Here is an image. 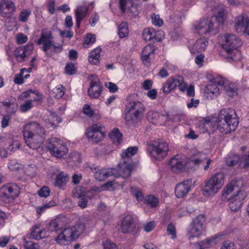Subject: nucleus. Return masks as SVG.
I'll use <instances>...</instances> for the list:
<instances>
[{"mask_svg":"<svg viewBox=\"0 0 249 249\" xmlns=\"http://www.w3.org/2000/svg\"><path fill=\"white\" fill-rule=\"evenodd\" d=\"M226 19L223 11L211 18H203L194 24V32L199 35H214L219 32V29Z\"/></svg>","mask_w":249,"mask_h":249,"instance_id":"f257e3e1","label":"nucleus"},{"mask_svg":"<svg viewBox=\"0 0 249 249\" xmlns=\"http://www.w3.org/2000/svg\"><path fill=\"white\" fill-rule=\"evenodd\" d=\"M244 182L242 179H236L228 183L224 189V193L233 195L229 199V206L232 211L237 212L241 207L247 194L243 189Z\"/></svg>","mask_w":249,"mask_h":249,"instance_id":"f03ea898","label":"nucleus"},{"mask_svg":"<svg viewBox=\"0 0 249 249\" xmlns=\"http://www.w3.org/2000/svg\"><path fill=\"white\" fill-rule=\"evenodd\" d=\"M23 134L27 145L35 150L39 148L44 142L45 131L38 124L33 122L24 126Z\"/></svg>","mask_w":249,"mask_h":249,"instance_id":"7ed1b4c3","label":"nucleus"},{"mask_svg":"<svg viewBox=\"0 0 249 249\" xmlns=\"http://www.w3.org/2000/svg\"><path fill=\"white\" fill-rule=\"evenodd\" d=\"M216 123L217 129L221 133L226 134L235 130L239 121L233 109L225 108L220 110Z\"/></svg>","mask_w":249,"mask_h":249,"instance_id":"20e7f679","label":"nucleus"},{"mask_svg":"<svg viewBox=\"0 0 249 249\" xmlns=\"http://www.w3.org/2000/svg\"><path fill=\"white\" fill-rule=\"evenodd\" d=\"M224 36L225 42L223 44V48L226 53V58L230 62L240 60L241 54L238 48L242 44L241 40L233 34H226Z\"/></svg>","mask_w":249,"mask_h":249,"instance_id":"39448f33","label":"nucleus"},{"mask_svg":"<svg viewBox=\"0 0 249 249\" xmlns=\"http://www.w3.org/2000/svg\"><path fill=\"white\" fill-rule=\"evenodd\" d=\"M84 230L85 226L82 224L67 228L59 233L54 240L60 245H67L71 241L77 239Z\"/></svg>","mask_w":249,"mask_h":249,"instance_id":"423d86ee","label":"nucleus"},{"mask_svg":"<svg viewBox=\"0 0 249 249\" xmlns=\"http://www.w3.org/2000/svg\"><path fill=\"white\" fill-rule=\"evenodd\" d=\"M144 106L140 102H130L126 106L125 119L129 124L139 122L144 112Z\"/></svg>","mask_w":249,"mask_h":249,"instance_id":"0eeeda50","label":"nucleus"},{"mask_svg":"<svg viewBox=\"0 0 249 249\" xmlns=\"http://www.w3.org/2000/svg\"><path fill=\"white\" fill-rule=\"evenodd\" d=\"M224 175L222 173H217L212 176L205 182L203 191L205 196H213L218 192L224 184Z\"/></svg>","mask_w":249,"mask_h":249,"instance_id":"6e6552de","label":"nucleus"},{"mask_svg":"<svg viewBox=\"0 0 249 249\" xmlns=\"http://www.w3.org/2000/svg\"><path fill=\"white\" fill-rule=\"evenodd\" d=\"M47 146L52 155L57 158H62L68 152L66 144L55 137L49 139Z\"/></svg>","mask_w":249,"mask_h":249,"instance_id":"1a4fd4ad","label":"nucleus"},{"mask_svg":"<svg viewBox=\"0 0 249 249\" xmlns=\"http://www.w3.org/2000/svg\"><path fill=\"white\" fill-rule=\"evenodd\" d=\"M53 39L51 32L44 29L42 31L40 36L36 42L37 45H42L41 49L46 54H48V51L51 47H53L54 53H59L62 50V45L56 46L53 44Z\"/></svg>","mask_w":249,"mask_h":249,"instance_id":"9d476101","label":"nucleus"},{"mask_svg":"<svg viewBox=\"0 0 249 249\" xmlns=\"http://www.w3.org/2000/svg\"><path fill=\"white\" fill-rule=\"evenodd\" d=\"M20 193L19 186L16 183H7L0 188V198L6 203L11 202L18 197Z\"/></svg>","mask_w":249,"mask_h":249,"instance_id":"9b49d317","label":"nucleus"},{"mask_svg":"<svg viewBox=\"0 0 249 249\" xmlns=\"http://www.w3.org/2000/svg\"><path fill=\"white\" fill-rule=\"evenodd\" d=\"M85 134L89 141L97 143L105 137L104 127L100 124H94L88 128Z\"/></svg>","mask_w":249,"mask_h":249,"instance_id":"f8f14e48","label":"nucleus"},{"mask_svg":"<svg viewBox=\"0 0 249 249\" xmlns=\"http://www.w3.org/2000/svg\"><path fill=\"white\" fill-rule=\"evenodd\" d=\"M152 150L150 152L152 156L157 160H160L164 158L169 150L168 145L167 142L163 141L155 142L152 145Z\"/></svg>","mask_w":249,"mask_h":249,"instance_id":"ddd939ff","label":"nucleus"},{"mask_svg":"<svg viewBox=\"0 0 249 249\" xmlns=\"http://www.w3.org/2000/svg\"><path fill=\"white\" fill-rule=\"evenodd\" d=\"M205 221L206 218L204 214H199L193 219L189 231V233L191 234L190 238L201 234L203 230V224Z\"/></svg>","mask_w":249,"mask_h":249,"instance_id":"4468645a","label":"nucleus"},{"mask_svg":"<svg viewBox=\"0 0 249 249\" xmlns=\"http://www.w3.org/2000/svg\"><path fill=\"white\" fill-rule=\"evenodd\" d=\"M119 230L123 233H131L134 234L136 232V225L132 215L126 214L123 218Z\"/></svg>","mask_w":249,"mask_h":249,"instance_id":"2eb2a0df","label":"nucleus"},{"mask_svg":"<svg viewBox=\"0 0 249 249\" xmlns=\"http://www.w3.org/2000/svg\"><path fill=\"white\" fill-rule=\"evenodd\" d=\"M120 8L123 13L128 7L127 14L131 18H136L139 13V6L134 4L131 0H120Z\"/></svg>","mask_w":249,"mask_h":249,"instance_id":"dca6fc26","label":"nucleus"},{"mask_svg":"<svg viewBox=\"0 0 249 249\" xmlns=\"http://www.w3.org/2000/svg\"><path fill=\"white\" fill-rule=\"evenodd\" d=\"M186 157L184 155H177L170 161L171 170L176 173L183 170L187 163Z\"/></svg>","mask_w":249,"mask_h":249,"instance_id":"f3484780","label":"nucleus"},{"mask_svg":"<svg viewBox=\"0 0 249 249\" xmlns=\"http://www.w3.org/2000/svg\"><path fill=\"white\" fill-rule=\"evenodd\" d=\"M90 87L88 89V95L92 98H98L102 91L101 84L99 82L98 78L92 75L89 77Z\"/></svg>","mask_w":249,"mask_h":249,"instance_id":"a211bd4d","label":"nucleus"},{"mask_svg":"<svg viewBox=\"0 0 249 249\" xmlns=\"http://www.w3.org/2000/svg\"><path fill=\"white\" fill-rule=\"evenodd\" d=\"M18 108V104L15 99L0 102V113L1 114L10 116L17 111Z\"/></svg>","mask_w":249,"mask_h":249,"instance_id":"6ab92c4d","label":"nucleus"},{"mask_svg":"<svg viewBox=\"0 0 249 249\" xmlns=\"http://www.w3.org/2000/svg\"><path fill=\"white\" fill-rule=\"evenodd\" d=\"M192 185V180H184L177 185L175 188V194L178 198L184 197L190 191Z\"/></svg>","mask_w":249,"mask_h":249,"instance_id":"aec40b11","label":"nucleus"},{"mask_svg":"<svg viewBox=\"0 0 249 249\" xmlns=\"http://www.w3.org/2000/svg\"><path fill=\"white\" fill-rule=\"evenodd\" d=\"M120 177L123 178H126L130 177L133 164L131 161L123 160L119 164Z\"/></svg>","mask_w":249,"mask_h":249,"instance_id":"412c9836","label":"nucleus"},{"mask_svg":"<svg viewBox=\"0 0 249 249\" xmlns=\"http://www.w3.org/2000/svg\"><path fill=\"white\" fill-rule=\"evenodd\" d=\"M208 44V42L206 38L201 37L196 40L190 50L193 53L201 52L205 50Z\"/></svg>","mask_w":249,"mask_h":249,"instance_id":"4be33fe9","label":"nucleus"},{"mask_svg":"<svg viewBox=\"0 0 249 249\" xmlns=\"http://www.w3.org/2000/svg\"><path fill=\"white\" fill-rule=\"evenodd\" d=\"M147 119L151 123L161 125L167 117L158 112L150 111L147 114Z\"/></svg>","mask_w":249,"mask_h":249,"instance_id":"5701e85b","label":"nucleus"},{"mask_svg":"<svg viewBox=\"0 0 249 249\" xmlns=\"http://www.w3.org/2000/svg\"><path fill=\"white\" fill-rule=\"evenodd\" d=\"M89 7L85 6H78L75 11L76 25L78 28L80 27L81 21L86 17Z\"/></svg>","mask_w":249,"mask_h":249,"instance_id":"b1692460","label":"nucleus"},{"mask_svg":"<svg viewBox=\"0 0 249 249\" xmlns=\"http://www.w3.org/2000/svg\"><path fill=\"white\" fill-rule=\"evenodd\" d=\"M159 33L158 32H156L154 29L148 28L143 30L142 37L146 41L153 40V41L159 42L160 39L157 37V35Z\"/></svg>","mask_w":249,"mask_h":249,"instance_id":"393cba45","label":"nucleus"},{"mask_svg":"<svg viewBox=\"0 0 249 249\" xmlns=\"http://www.w3.org/2000/svg\"><path fill=\"white\" fill-rule=\"evenodd\" d=\"M224 234L223 233L215 234L214 236H213L211 238H207L205 240L202 241L199 243H196V244L197 245L199 249H207L210 247L212 242L218 238H219L220 240H222L223 239L222 237L224 236Z\"/></svg>","mask_w":249,"mask_h":249,"instance_id":"a878e982","label":"nucleus"},{"mask_svg":"<svg viewBox=\"0 0 249 249\" xmlns=\"http://www.w3.org/2000/svg\"><path fill=\"white\" fill-rule=\"evenodd\" d=\"M155 48L153 46L149 45L146 46L142 50V60L145 65L149 64V57L150 55L154 53Z\"/></svg>","mask_w":249,"mask_h":249,"instance_id":"bb28decb","label":"nucleus"},{"mask_svg":"<svg viewBox=\"0 0 249 249\" xmlns=\"http://www.w3.org/2000/svg\"><path fill=\"white\" fill-rule=\"evenodd\" d=\"M31 236L35 239H41L47 236V231L44 229H40L39 225H35L33 227Z\"/></svg>","mask_w":249,"mask_h":249,"instance_id":"cd10ccee","label":"nucleus"},{"mask_svg":"<svg viewBox=\"0 0 249 249\" xmlns=\"http://www.w3.org/2000/svg\"><path fill=\"white\" fill-rule=\"evenodd\" d=\"M110 139L116 145L121 144L123 141V134L117 128H113L110 133Z\"/></svg>","mask_w":249,"mask_h":249,"instance_id":"c85d7f7f","label":"nucleus"},{"mask_svg":"<svg viewBox=\"0 0 249 249\" xmlns=\"http://www.w3.org/2000/svg\"><path fill=\"white\" fill-rule=\"evenodd\" d=\"M101 51V48H97L90 52L88 58V60L90 63L96 65L99 63Z\"/></svg>","mask_w":249,"mask_h":249,"instance_id":"c756f323","label":"nucleus"},{"mask_svg":"<svg viewBox=\"0 0 249 249\" xmlns=\"http://www.w3.org/2000/svg\"><path fill=\"white\" fill-rule=\"evenodd\" d=\"M248 19L249 18L243 15L239 16L236 18L235 28L237 32H241L243 29L245 30Z\"/></svg>","mask_w":249,"mask_h":249,"instance_id":"7c9ffc66","label":"nucleus"},{"mask_svg":"<svg viewBox=\"0 0 249 249\" xmlns=\"http://www.w3.org/2000/svg\"><path fill=\"white\" fill-rule=\"evenodd\" d=\"M94 173L95 178L100 181H104L109 177V171L108 169L102 168L101 169H94Z\"/></svg>","mask_w":249,"mask_h":249,"instance_id":"2f4dec72","label":"nucleus"},{"mask_svg":"<svg viewBox=\"0 0 249 249\" xmlns=\"http://www.w3.org/2000/svg\"><path fill=\"white\" fill-rule=\"evenodd\" d=\"M138 152V147L132 146L128 147L124 151L122 154V158L123 160L131 161L129 158L136 154Z\"/></svg>","mask_w":249,"mask_h":249,"instance_id":"473e14b6","label":"nucleus"},{"mask_svg":"<svg viewBox=\"0 0 249 249\" xmlns=\"http://www.w3.org/2000/svg\"><path fill=\"white\" fill-rule=\"evenodd\" d=\"M0 10L2 12L5 9L8 10V12H12L15 9V6L12 0H2L0 6Z\"/></svg>","mask_w":249,"mask_h":249,"instance_id":"72a5a7b5","label":"nucleus"},{"mask_svg":"<svg viewBox=\"0 0 249 249\" xmlns=\"http://www.w3.org/2000/svg\"><path fill=\"white\" fill-rule=\"evenodd\" d=\"M68 179V176L67 174L63 172H60L56 177L55 185L60 187H62L66 184Z\"/></svg>","mask_w":249,"mask_h":249,"instance_id":"f704fd0d","label":"nucleus"},{"mask_svg":"<svg viewBox=\"0 0 249 249\" xmlns=\"http://www.w3.org/2000/svg\"><path fill=\"white\" fill-rule=\"evenodd\" d=\"M227 84H226L223 87L227 94L229 96H233L236 94L237 89L234 84L230 82L229 81H227Z\"/></svg>","mask_w":249,"mask_h":249,"instance_id":"c9c22d12","label":"nucleus"},{"mask_svg":"<svg viewBox=\"0 0 249 249\" xmlns=\"http://www.w3.org/2000/svg\"><path fill=\"white\" fill-rule=\"evenodd\" d=\"M173 77H169L162 87V90L165 93H169L172 90L176 89V84L173 83Z\"/></svg>","mask_w":249,"mask_h":249,"instance_id":"e433bc0d","label":"nucleus"},{"mask_svg":"<svg viewBox=\"0 0 249 249\" xmlns=\"http://www.w3.org/2000/svg\"><path fill=\"white\" fill-rule=\"evenodd\" d=\"M206 160V155L201 152H197L196 154L194 155L191 159V161L194 164L198 165L204 162Z\"/></svg>","mask_w":249,"mask_h":249,"instance_id":"4c0bfd02","label":"nucleus"},{"mask_svg":"<svg viewBox=\"0 0 249 249\" xmlns=\"http://www.w3.org/2000/svg\"><path fill=\"white\" fill-rule=\"evenodd\" d=\"M14 55L18 61L21 62L24 60L25 58L27 56L25 53V50L22 47H19L15 50Z\"/></svg>","mask_w":249,"mask_h":249,"instance_id":"58836bf2","label":"nucleus"},{"mask_svg":"<svg viewBox=\"0 0 249 249\" xmlns=\"http://www.w3.org/2000/svg\"><path fill=\"white\" fill-rule=\"evenodd\" d=\"M68 162H73L74 164L81 162V158L80 154L77 152H72L69 155Z\"/></svg>","mask_w":249,"mask_h":249,"instance_id":"ea45409f","label":"nucleus"},{"mask_svg":"<svg viewBox=\"0 0 249 249\" xmlns=\"http://www.w3.org/2000/svg\"><path fill=\"white\" fill-rule=\"evenodd\" d=\"M118 34L120 38H124L128 35V30L127 23L126 22L122 23L118 26Z\"/></svg>","mask_w":249,"mask_h":249,"instance_id":"a19ab883","label":"nucleus"},{"mask_svg":"<svg viewBox=\"0 0 249 249\" xmlns=\"http://www.w3.org/2000/svg\"><path fill=\"white\" fill-rule=\"evenodd\" d=\"M130 192L138 201H142L144 198V195L142 192L137 187H131Z\"/></svg>","mask_w":249,"mask_h":249,"instance_id":"79ce46f5","label":"nucleus"},{"mask_svg":"<svg viewBox=\"0 0 249 249\" xmlns=\"http://www.w3.org/2000/svg\"><path fill=\"white\" fill-rule=\"evenodd\" d=\"M228 80L220 75L215 76L211 80V82L214 85L220 86L222 88L226 84L228 83Z\"/></svg>","mask_w":249,"mask_h":249,"instance_id":"37998d69","label":"nucleus"},{"mask_svg":"<svg viewBox=\"0 0 249 249\" xmlns=\"http://www.w3.org/2000/svg\"><path fill=\"white\" fill-rule=\"evenodd\" d=\"M48 231L50 232H57L61 228L58 224V220L55 219L51 220L48 224Z\"/></svg>","mask_w":249,"mask_h":249,"instance_id":"c03bdc74","label":"nucleus"},{"mask_svg":"<svg viewBox=\"0 0 249 249\" xmlns=\"http://www.w3.org/2000/svg\"><path fill=\"white\" fill-rule=\"evenodd\" d=\"M145 201L150 205L152 207H155L158 205L159 203L158 199L155 196L150 195L145 198Z\"/></svg>","mask_w":249,"mask_h":249,"instance_id":"a18cd8bd","label":"nucleus"},{"mask_svg":"<svg viewBox=\"0 0 249 249\" xmlns=\"http://www.w3.org/2000/svg\"><path fill=\"white\" fill-rule=\"evenodd\" d=\"M33 100H28L20 106V110L23 112H25L30 110L33 107Z\"/></svg>","mask_w":249,"mask_h":249,"instance_id":"49530a36","label":"nucleus"},{"mask_svg":"<svg viewBox=\"0 0 249 249\" xmlns=\"http://www.w3.org/2000/svg\"><path fill=\"white\" fill-rule=\"evenodd\" d=\"M65 72L70 75L75 74L76 70L74 64L72 63H68L65 67Z\"/></svg>","mask_w":249,"mask_h":249,"instance_id":"de8ad7c7","label":"nucleus"},{"mask_svg":"<svg viewBox=\"0 0 249 249\" xmlns=\"http://www.w3.org/2000/svg\"><path fill=\"white\" fill-rule=\"evenodd\" d=\"M151 17L152 23L155 26H161L163 24V20L160 18L159 15L152 14Z\"/></svg>","mask_w":249,"mask_h":249,"instance_id":"09e8293b","label":"nucleus"},{"mask_svg":"<svg viewBox=\"0 0 249 249\" xmlns=\"http://www.w3.org/2000/svg\"><path fill=\"white\" fill-rule=\"evenodd\" d=\"M239 161V157L238 155H234L232 158H228L226 163L229 166H233L237 164Z\"/></svg>","mask_w":249,"mask_h":249,"instance_id":"8fccbe9b","label":"nucleus"},{"mask_svg":"<svg viewBox=\"0 0 249 249\" xmlns=\"http://www.w3.org/2000/svg\"><path fill=\"white\" fill-rule=\"evenodd\" d=\"M96 41V36L93 34H88L85 39L84 40V45L86 46V45L88 46L92 45Z\"/></svg>","mask_w":249,"mask_h":249,"instance_id":"3c124183","label":"nucleus"},{"mask_svg":"<svg viewBox=\"0 0 249 249\" xmlns=\"http://www.w3.org/2000/svg\"><path fill=\"white\" fill-rule=\"evenodd\" d=\"M167 232L168 235L171 236L172 239H175L177 237L176 231L174 225L170 223L167 228Z\"/></svg>","mask_w":249,"mask_h":249,"instance_id":"603ef678","label":"nucleus"},{"mask_svg":"<svg viewBox=\"0 0 249 249\" xmlns=\"http://www.w3.org/2000/svg\"><path fill=\"white\" fill-rule=\"evenodd\" d=\"M31 15V11L30 10H23L21 11L19 16V20L21 22H26L29 16Z\"/></svg>","mask_w":249,"mask_h":249,"instance_id":"864d4df0","label":"nucleus"},{"mask_svg":"<svg viewBox=\"0 0 249 249\" xmlns=\"http://www.w3.org/2000/svg\"><path fill=\"white\" fill-rule=\"evenodd\" d=\"M53 93L55 94V97L56 98L59 99L62 97L64 94V91H63V87L62 86L58 88H55L53 89Z\"/></svg>","mask_w":249,"mask_h":249,"instance_id":"5fc2aeb1","label":"nucleus"},{"mask_svg":"<svg viewBox=\"0 0 249 249\" xmlns=\"http://www.w3.org/2000/svg\"><path fill=\"white\" fill-rule=\"evenodd\" d=\"M16 39L18 44H22L27 42L28 37L22 33H18L16 36Z\"/></svg>","mask_w":249,"mask_h":249,"instance_id":"6e6d98bb","label":"nucleus"},{"mask_svg":"<svg viewBox=\"0 0 249 249\" xmlns=\"http://www.w3.org/2000/svg\"><path fill=\"white\" fill-rule=\"evenodd\" d=\"M50 191L48 187H43L38 192V195L41 197H47L50 195Z\"/></svg>","mask_w":249,"mask_h":249,"instance_id":"4d7b16f0","label":"nucleus"},{"mask_svg":"<svg viewBox=\"0 0 249 249\" xmlns=\"http://www.w3.org/2000/svg\"><path fill=\"white\" fill-rule=\"evenodd\" d=\"M110 191H114L115 189H118L120 188H122V184L119 183V182L116 180H110Z\"/></svg>","mask_w":249,"mask_h":249,"instance_id":"13d9d810","label":"nucleus"},{"mask_svg":"<svg viewBox=\"0 0 249 249\" xmlns=\"http://www.w3.org/2000/svg\"><path fill=\"white\" fill-rule=\"evenodd\" d=\"M109 188V181H107L100 187H93L91 189V191L95 192H99L105 190H107Z\"/></svg>","mask_w":249,"mask_h":249,"instance_id":"bf43d9fd","label":"nucleus"},{"mask_svg":"<svg viewBox=\"0 0 249 249\" xmlns=\"http://www.w3.org/2000/svg\"><path fill=\"white\" fill-rule=\"evenodd\" d=\"M78 205L81 208H85L87 206L88 200L84 196H79Z\"/></svg>","mask_w":249,"mask_h":249,"instance_id":"052dcab7","label":"nucleus"},{"mask_svg":"<svg viewBox=\"0 0 249 249\" xmlns=\"http://www.w3.org/2000/svg\"><path fill=\"white\" fill-rule=\"evenodd\" d=\"M83 109L84 113L90 117L93 115L94 111L90 108L89 105H85Z\"/></svg>","mask_w":249,"mask_h":249,"instance_id":"680f3d73","label":"nucleus"},{"mask_svg":"<svg viewBox=\"0 0 249 249\" xmlns=\"http://www.w3.org/2000/svg\"><path fill=\"white\" fill-rule=\"evenodd\" d=\"M8 167L11 170H17L20 168L19 164L15 160H11L8 163Z\"/></svg>","mask_w":249,"mask_h":249,"instance_id":"e2e57ef3","label":"nucleus"},{"mask_svg":"<svg viewBox=\"0 0 249 249\" xmlns=\"http://www.w3.org/2000/svg\"><path fill=\"white\" fill-rule=\"evenodd\" d=\"M234 247L233 243L227 241L223 243L220 249H233Z\"/></svg>","mask_w":249,"mask_h":249,"instance_id":"0e129e2a","label":"nucleus"},{"mask_svg":"<svg viewBox=\"0 0 249 249\" xmlns=\"http://www.w3.org/2000/svg\"><path fill=\"white\" fill-rule=\"evenodd\" d=\"M33 48V44L32 43H29L26 46L22 47V48L25 50V53L27 55L32 53Z\"/></svg>","mask_w":249,"mask_h":249,"instance_id":"69168bd1","label":"nucleus"},{"mask_svg":"<svg viewBox=\"0 0 249 249\" xmlns=\"http://www.w3.org/2000/svg\"><path fill=\"white\" fill-rule=\"evenodd\" d=\"M2 115L3 118L1 121V126L3 128H5L8 125L10 116L5 114Z\"/></svg>","mask_w":249,"mask_h":249,"instance_id":"338daca9","label":"nucleus"},{"mask_svg":"<svg viewBox=\"0 0 249 249\" xmlns=\"http://www.w3.org/2000/svg\"><path fill=\"white\" fill-rule=\"evenodd\" d=\"M208 90L209 91L210 93L214 94L218 93L219 89L216 85L213 84L208 86Z\"/></svg>","mask_w":249,"mask_h":249,"instance_id":"774afa93","label":"nucleus"}]
</instances>
